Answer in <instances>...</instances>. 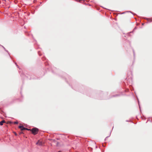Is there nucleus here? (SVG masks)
I'll list each match as a JSON object with an SVG mask.
<instances>
[{
	"label": "nucleus",
	"mask_w": 152,
	"mask_h": 152,
	"mask_svg": "<svg viewBox=\"0 0 152 152\" xmlns=\"http://www.w3.org/2000/svg\"><path fill=\"white\" fill-rule=\"evenodd\" d=\"M151 21H152V20Z\"/></svg>",
	"instance_id": "9d476101"
},
{
	"label": "nucleus",
	"mask_w": 152,
	"mask_h": 152,
	"mask_svg": "<svg viewBox=\"0 0 152 152\" xmlns=\"http://www.w3.org/2000/svg\"><path fill=\"white\" fill-rule=\"evenodd\" d=\"M14 123L15 124H17L18 123V122H14Z\"/></svg>",
	"instance_id": "39448f33"
},
{
	"label": "nucleus",
	"mask_w": 152,
	"mask_h": 152,
	"mask_svg": "<svg viewBox=\"0 0 152 152\" xmlns=\"http://www.w3.org/2000/svg\"><path fill=\"white\" fill-rule=\"evenodd\" d=\"M126 12H131V13H132L131 12V11H127Z\"/></svg>",
	"instance_id": "0eeeda50"
},
{
	"label": "nucleus",
	"mask_w": 152,
	"mask_h": 152,
	"mask_svg": "<svg viewBox=\"0 0 152 152\" xmlns=\"http://www.w3.org/2000/svg\"><path fill=\"white\" fill-rule=\"evenodd\" d=\"M15 64H16V65L18 67V66L17 64L16 63H15Z\"/></svg>",
	"instance_id": "423d86ee"
},
{
	"label": "nucleus",
	"mask_w": 152,
	"mask_h": 152,
	"mask_svg": "<svg viewBox=\"0 0 152 152\" xmlns=\"http://www.w3.org/2000/svg\"><path fill=\"white\" fill-rule=\"evenodd\" d=\"M5 122V121L4 120H3L0 122V125L1 126L3 125V123Z\"/></svg>",
	"instance_id": "7ed1b4c3"
},
{
	"label": "nucleus",
	"mask_w": 152,
	"mask_h": 152,
	"mask_svg": "<svg viewBox=\"0 0 152 152\" xmlns=\"http://www.w3.org/2000/svg\"><path fill=\"white\" fill-rule=\"evenodd\" d=\"M108 137H106V138H105V140H106V139H107V138Z\"/></svg>",
	"instance_id": "6e6552de"
},
{
	"label": "nucleus",
	"mask_w": 152,
	"mask_h": 152,
	"mask_svg": "<svg viewBox=\"0 0 152 152\" xmlns=\"http://www.w3.org/2000/svg\"><path fill=\"white\" fill-rule=\"evenodd\" d=\"M19 128L21 129V130H25V128L23 126H19Z\"/></svg>",
	"instance_id": "f03ea898"
},
{
	"label": "nucleus",
	"mask_w": 152,
	"mask_h": 152,
	"mask_svg": "<svg viewBox=\"0 0 152 152\" xmlns=\"http://www.w3.org/2000/svg\"><path fill=\"white\" fill-rule=\"evenodd\" d=\"M33 134L35 135L37 134L38 132V129L36 128H33L31 130Z\"/></svg>",
	"instance_id": "f257e3e1"
},
{
	"label": "nucleus",
	"mask_w": 152,
	"mask_h": 152,
	"mask_svg": "<svg viewBox=\"0 0 152 152\" xmlns=\"http://www.w3.org/2000/svg\"><path fill=\"white\" fill-rule=\"evenodd\" d=\"M25 130H30V129H29L27 128H25Z\"/></svg>",
	"instance_id": "20e7f679"
},
{
	"label": "nucleus",
	"mask_w": 152,
	"mask_h": 152,
	"mask_svg": "<svg viewBox=\"0 0 152 152\" xmlns=\"http://www.w3.org/2000/svg\"><path fill=\"white\" fill-rule=\"evenodd\" d=\"M106 10H109L108 9H106Z\"/></svg>",
	"instance_id": "1a4fd4ad"
}]
</instances>
